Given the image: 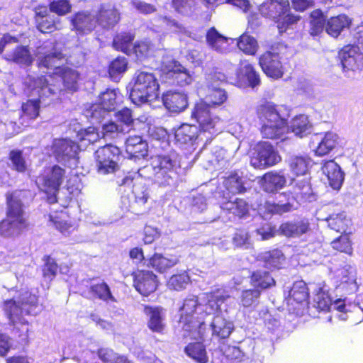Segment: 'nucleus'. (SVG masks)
<instances>
[{
    "label": "nucleus",
    "mask_w": 363,
    "mask_h": 363,
    "mask_svg": "<svg viewBox=\"0 0 363 363\" xmlns=\"http://www.w3.org/2000/svg\"><path fill=\"white\" fill-rule=\"evenodd\" d=\"M39 68L48 69L47 75L40 77H30L29 86H33L40 96H51L62 90L61 84L65 89L76 91L78 88L79 73L71 68L62 67L64 55L57 52L52 43L38 48L36 54Z\"/></svg>",
    "instance_id": "nucleus-1"
},
{
    "label": "nucleus",
    "mask_w": 363,
    "mask_h": 363,
    "mask_svg": "<svg viewBox=\"0 0 363 363\" xmlns=\"http://www.w3.org/2000/svg\"><path fill=\"white\" fill-rule=\"evenodd\" d=\"M203 307L206 315H213L210 323L211 335L218 340L228 338L234 330L233 322L225 317L235 309L236 301L223 288H216L203 294Z\"/></svg>",
    "instance_id": "nucleus-2"
},
{
    "label": "nucleus",
    "mask_w": 363,
    "mask_h": 363,
    "mask_svg": "<svg viewBox=\"0 0 363 363\" xmlns=\"http://www.w3.org/2000/svg\"><path fill=\"white\" fill-rule=\"evenodd\" d=\"M5 315L14 329L20 332L22 339L28 337L29 325L25 315H35L41 311L38 297L27 289H21L13 298L4 301L3 306Z\"/></svg>",
    "instance_id": "nucleus-3"
},
{
    "label": "nucleus",
    "mask_w": 363,
    "mask_h": 363,
    "mask_svg": "<svg viewBox=\"0 0 363 363\" xmlns=\"http://www.w3.org/2000/svg\"><path fill=\"white\" fill-rule=\"evenodd\" d=\"M228 99L225 89L216 86H209L205 101L197 103L191 113V118L200 125L201 130L209 131L211 135L221 132L223 123L220 118L210 112L209 106H218Z\"/></svg>",
    "instance_id": "nucleus-4"
},
{
    "label": "nucleus",
    "mask_w": 363,
    "mask_h": 363,
    "mask_svg": "<svg viewBox=\"0 0 363 363\" xmlns=\"http://www.w3.org/2000/svg\"><path fill=\"white\" fill-rule=\"evenodd\" d=\"M201 295V303L199 304L195 296H189L179 308V324L184 330L183 336L191 339H204L206 323L203 321L205 308L203 305V294Z\"/></svg>",
    "instance_id": "nucleus-5"
},
{
    "label": "nucleus",
    "mask_w": 363,
    "mask_h": 363,
    "mask_svg": "<svg viewBox=\"0 0 363 363\" xmlns=\"http://www.w3.org/2000/svg\"><path fill=\"white\" fill-rule=\"evenodd\" d=\"M24 191H16L7 198L6 218L0 223V235L5 238L19 235L28 226L21 197Z\"/></svg>",
    "instance_id": "nucleus-6"
},
{
    "label": "nucleus",
    "mask_w": 363,
    "mask_h": 363,
    "mask_svg": "<svg viewBox=\"0 0 363 363\" xmlns=\"http://www.w3.org/2000/svg\"><path fill=\"white\" fill-rule=\"evenodd\" d=\"M32 77L28 76L25 80V85L27 86L28 91L30 92L31 96L38 95V99H29L22 105V111H13L9 113L10 120H6L5 125L8 131V135H11L16 133H18L21 131L22 126H28L30 121L35 119L39 115L40 104L45 98H49L50 96H40L37 89H40V87L35 90L33 86H29V78Z\"/></svg>",
    "instance_id": "nucleus-7"
},
{
    "label": "nucleus",
    "mask_w": 363,
    "mask_h": 363,
    "mask_svg": "<svg viewBox=\"0 0 363 363\" xmlns=\"http://www.w3.org/2000/svg\"><path fill=\"white\" fill-rule=\"evenodd\" d=\"M257 114L262 123L261 133L264 138L269 139L284 140V135L288 132L286 118L281 113L277 106L267 102L258 108Z\"/></svg>",
    "instance_id": "nucleus-8"
},
{
    "label": "nucleus",
    "mask_w": 363,
    "mask_h": 363,
    "mask_svg": "<svg viewBox=\"0 0 363 363\" xmlns=\"http://www.w3.org/2000/svg\"><path fill=\"white\" fill-rule=\"evenodd\" d=\"M133 86L130 93L132 102L140 106L150 103L159 96V84L152 72L138 70L133 79Z\"/></svg>",
    "instance_id": "nucleus-9"
},
{
    "label": "nucleus",
    "mask_w": 363,
    "mask_h": 363,
    "mask_svg": "<svg viewBox=\"0 0 363 363\" xmlns=\"http://www.w3.org/2000/svg\"><path fill=\"white\" fill-rule=\"evenodd\" d=\"M289 10L288 0H267L262 3L259 11L262 16L272 18L278 23L280 33L286 30L287 27L298 21V17L287 13Z\"/></svg>",
    "instance_id": "nucleus-10"
},
{
    "label": "nucleus",
    "mask_w": 363,
    "mask_h": 363,
    "mask_svg": "<svg viewBox=\"0 0 363 363\" xmlns=\"http://www.w3.org/2000/svg\"><path fill=\"white\" fill-rule=\"evenodd\" d=\"M94 155L96 168L99 174H113L119 169L121 150L118 147L106 145L99 147Z\"/></svg>",
    "instance_id": "nucleus-11"
},
{
    "label": "nucleus",
    "mask_w": 363,
    "mask_h": 363,
    "mask_svg": "<svg viewBox=\"0 0 363 363\" xmlns=\"http://www.w3.org/2000/svg\"><path fill=\"white\" fill-rule=\"evenodd\" d=\"M342 70L347 78H354L363 69V53L358 47L348 45L339 52Z\"/></svg>",
    "instance_id": "nucleus-12"
},
{
    "label": "nucleus",
    "mask_w": 363,
    "mask_h": 363,
    "mask_svg": "<svg viewBox=\"0 0 363 363\" xmlns=\"http://www.w3.org/2000/svg\"><path fill=\"white\" fill-rule=\"evenodd\" d=\"M52 155L55 160L69 167L77 165L78 145L71 140L58 138L54 139L50 147Z\"/></svg>",
    "instance_id": "nucleus-13"
},
{
    "label": "nucleus",
    "mask_w": 363,
    "mask_h": 363,
    "mask_svg": "<svg viewBox=\"0 0 363 363\" xmlns=\"http://www.w3.org/2000/svg\"><path fill=\"white\" fill-rule=\"evenodd\" d=\"M163 80L171 84L186 86L193 80L190 72L174 60H165L161 67Z\"/></svg>",
    "instance_id": "nucleus-14"
},
{
    "label": "nucleus",
    "mask_w": 363,
    "mask_h": 363,
    "mask_svg": "<svg viewBox=\"0 0 363 363\" xmlns=\"http://www.w3.org/2000/svg\"><path fill=\"white\" fill-rule=\"evenodd\" d=\"M281 161L278 152L268 142L259 143L251 158L250 163L255 168L262 169L273 166Z\"/></svg>",
    "instance_id": "nucleus-15"
},
{
    "label": "nucleus",
    "mask_w": 363,
    "mask_h": 363,
    "mask_svg": "<svg viewBox=\"0 0 363 363\" xmlns=\"http://www.w3.org/2000/svg\"><path fill=\"white\" fill-rule=\"evenodd\" d=\"M152 29L160 32L167 30L178 35H187L194 40H199L202 36H197L187 30L181 23L176 19L166 15L157 14L151 19Z\"/></svg>",
    "instance_id": "nucleus-16"
},
{
    "label": "nucleus",
    "mask_w": 363,
    "mask_h": 363,
    "mask_svg": "<svg viewBox=\"0 0 363 363\" xmlns=\"http://www.w3.org/2000/svg\"><path fill=\"white\" fill-rule=\"evenodd\" d=\"M286 49V47L281 44L279 45V52L273 48L272 51L266 52L260 56L259 63L267 76L273 79H279L283 76V65L280 55L281 50Z\"/></svg>",
    "instance_id": "nucleus-17"
},
{
    "label": "nucleus",
    "mask_w": 363,
    "mask_h": 363,
    "mask_svg": "<svg viewBox=\"0 0 363 363\" xmlns=\"http://www.w3.org/2000/svg\"><path fill=\"white\" fill-rule=\"evenodd\" d=\"M72 30L78 35H87L98 25V14L96 11H82L76 13L69 18Z\"/></svg>",
    "instance_id": "nucleus-18"
},
{
    "label": "nucleus",
    "mask_w": 363,
    "mask_h": 363,
    "mask_svg": "<svg viewBox=\"0 0 363 363\" xmlns=\"http://www.w3.org/2000/svg\"><path fill=\"white\" fill-rule=\"evenodd\" d=\"M65 171L57 165L47 168L44 172L38 177L36 183L38 187L43 191L56 192L62 184Z\"/></svg>",
    "instance_id": "nucleus-19"
},
{
    "label": "nucleus",
    "mask_w": 363,
    "mask_h": 363,
    "mask_svg": "<svg viewBox=\"0 0 363 363\" xmlns=\"http://www.w3.org/2000/svg\"><path fill=\"white\" fill-rule=\"evenodd\" d=\"M154 165L157 168V174L159 175L163 184H169V179L174 174V169L179 167V161L176 154L168 155H157L152 158Z\"/></svg>",
    "instance_id": "nucleus-20"
},
{
    "label": "nucleus",
    "mask_w": 363,
    "mask_h": 363,
    "mask_svg": "<svg viewBox=\"0 0 363 363\" xmlns=\"http://www.w3.org/2000/svg\"><path fill=\"white\" fill-rule=\"evenodd\" d=\"M200 133H198V128L196 125L189 124H182L179 127L174 133V138L180 145L193 144L194 141L198 140H203V136L206 138V140L212 138L214 135H211L209 131L201 130V126Z\"/></svg>",
    "instance_id": "nucleus-21"
},
{
    "label": "nucleus",
    "mask_w": 363,
    "mask_h": 363,
    "mask_svg": "<svg viewBox=\"0 0 363 363\" xmlns=\"http://www.w3.org/2000/svg\"><path fill=\"white\" fill-rule=\"evenodd\" d=\"M35 21L37 28L42 33H51L62 28L60 18L50 15L45 6L35 9Z\"/></svg>",
    "instance_id": "nucleus-22"
},
{
    "label": "nucleus",
    "mask_w": 363,
    "mask_h": 363,
    "mask_svg": "<svg viewBox=\"0 0 363 363\" xmlns=\"http://www.w3.org/2000/svg\"><path fill=\"white\" fill-rule=\"evenodd\" d=\"M156 276L150 271H138L134 274V286L143 296H148L157 289Z\"/></svg>",
    "instance_id": "nucleus-23"
},
{
    "label": "nucleus",
    "mask_w": 363,
    "mask_h": 363,
    "mask_svg": "<svg viewBox=\"0 0 363 363\" xmlns=\"http://www.w3.org/2000/svg\"><path fill=\"white\" fill-rule=\"evenodd\" d=\"M323 174L327 177L328 184L334 190H339L343 183L345 174L334 160L325 161L321 167Z\"/></svg>",
    "instance_id": "nucleus-24"
},
{
    "label": "nucleus",
    "mask_w": 363,
    "mask_h": 363,
    "mask_svg": "<svg viewBox=\"0 0 363 363\" xmlns=\"http://www.w3.org/2000/svg\"><path fill=\"white\" fill-rule=\"evenodd\" d=\"M162 102L165 108L173 113H180L188 106L186 94L180 91H167L162 96Z\"/></svg>",
    "instance_id": "nucleus-25"
},
{
    "label": "nucleus",
    "mask_w": 363,
    "mask_h": 363,
    "mask_svg": "<svg viewBox=\"0 0 363 363\" xmlns=\"http://www.w3.org/2000/svg\"><path fill=\"white\" fill-rule=\"evenodd\" d=\"M208 46L215 52L224 54L230 51V43L233 39L228 38L220 34L214 27L208 30L206 34Z\"/></svg>",
    "instance_id": "nucleus-26"
},
{
    "label": "nucleus",
    "mask_w": 363,
    "mask_h": 363,
    "mask_svg": "<svg viewBox=\"0 0 363 363\" xmlns=\"http://www.w3.org/2000/svg\"><path fill=\"white\" fill-rule=\"evenodd\" d=\"M154 179L155 182L163 184L157 174L156 166L154 165V161L152 159L150 164H146L140 168L137 172H133L125 176L122 180L123 185H130L134 181L140 182L141 179Z\"/></svg>",
    "instance_id": "nucleus-27"
},
{
    "label": "nucleus",
    "mask_w": 363,
    "mask_h": 363,
    "mask_svg": "<svg viewBox=\"0 0 363 363\" xmlns=\"http://www.w3.org/2000/svg\"><path fill=\"white\" fill-rule=\"evenodd\" d=\"M318 143L315 150V154L323 156L328 154L337 145L338 135L333 132H327L324 135L315 134L313 139V143Z\"/></svg>",
    "instance_id": "nucleus-28"
},
{
    "label": "nucleus",
    "mask_w": 363,
    "mask_h": 363,
    "mask_svg": "<svg viewBox=\"0 0 363 363\" xmlns=\"http://www.w3.org/2000/svg\"><path fill=\"white\" fill-rule=\"evenodd\" d=\"M328 226L342 234H351L352 220L345 212L333 213L325 218Z\"/></svg>",
    "instance_id": "nucleus-29"
},
{
    "label": "nucleus",
    "mask_w": 363,
    "mask_h": 363,
    "mask_svg": "<svg viewBox=\"0 0 363 363\" xmlns=\"http://www.w3.org/2000/svg\"><path fill=\"white\" fill-rule=\"evenodd\" d=\"M125 152L130 158H141L147 154V144L140 135H130L125 140Z\"/></svg>",
    "instance_id": "nucleus-30"
},
{
    "label": "nucleus",
    "mask_w": 363,
    "mask_h": 363,
    "mask_svg": "<svg viewBox=\"0 0 363 363\" xmlns=\"http://www.w3.org/2000/svg\"><path fill=\"white\" fill-rule=\"evenodd\" d=\"M334 274L336 282L340 283L338 286L349 288L350 291L357 289L354 269L351 265L345 264L342 267L334 269Z\"/></svg>",
    "instance_id": "nucleus-31"
},
{
    "label": "nucleus",
    "mask_w": 363,
    "mask_h": 363,
    "mask_svg": "<svg viewBox=\"0 0 363 363\" xmlns=\"http://www.w3.org/2000/svg\"><path fill=\"white\" fill-rule=\"evenodd\" d=\"M310 230V223L308 219L302 218L283 223L280 230L286 237L298 238L306 234Z\"/></svg>",
    "instance_id": "nucleus-32"
},
{
    "label": "nucleus",
    "mask_w": 363,
    "mask_h": 363,
    "mask_svg": "<svg viewBox=\"0 0 363 363\" xmlns=\"http://www.w3.org/2000/svg\"><path fill=\"white\" fill-rule=\"evenodd\" d=\"M237 83L239 84H247L254 88L260 83L259 74L254 67L247 61L242 62L237 74Z\"/></svg>",
    "instance_id": "nucleus-33"
},
{
    "label": "nucleus",
    "mask_w": 363,
    "mask_h": 363,
    "mask_svg": "<svg viewBox=\"0 0 363 363\" xmlns=\"http://www.w3.org/2000/svg\"><path fill=\"white\" fill-rule=\"evenodd\" d=\"M145 313L148 316V328L153 332L162 333L165 327V313L159 307L145 308Z\"/></svg>",
    "instance_id": "nucleus-34"
},
{
    "label": "nucleus",
    "mask_w": 363,
    "mask_h": 363,
    "mask_svg": "<svg viewBox=\"0 0 363 363\" xmlns=\"http://www.w3.org/2000/svg\"><path fill=\"white\" fill-rule=\"evenodd\" d=\"M96 13L98 14V25L104 28L113 27L120 20V13L111 6L102 5Z\"/></svg>",
    "instance_id": "nucleus-35"
},
{
    "label": "nucleus",
    "mask_w": 363,
    "mask_h": 363,
    "mask_svg": "<svg viewBox=\"0 0 363 363\" xmlns=\"http://www.w3.org/2000/svg\"><path fill=\"white\" fill-rule=\"evenodd\" d=\"M286 183L284 174L276 172L266 173L262 179V186L266 192L273 193L283 188Z\"/></svg>",
    "instance_id": "nucleus-36"
},
{
    "label": "nucleus",
    "mask_w": 363,
    "mask_h": 363,
    "mask_svg": "<svg viewBox=\"0 0 363 363\" xmlns=\"http://www.w3.org/2000/svg\"><path fill=\"white\" fill-rule=\"evenodd\" d=\"M313 304L315 308L320 311H330L333 307L335 309L342 311L345 305L341 303L340 300H336L332 303V300L328 292L323 289H319L313 298Z\"/></svg>",
    "instance_id": "nucleus-37"
},
{
    "label": "nucleus",
    "mask_w": 363,
    "mask_h": 363,
    "mask_svg": "<svg viewBox=\"0 0 363 363\" xmlns=\"http://www.w3.org/2000/svg\"><path fill=\"white\" fill-rule=\"evenodd\" d=\"M294 182V184L292 186L291 194L294 199L298 201H311L313 200V191L307 178L296 179Z\"/></svg>",
    "instance_id": "nucleus-38"
},
{
    "label": "nucleus",
    "mask_w": 363,
    "mask_h": 363,
    "mask_svg": "<svg viewBox=\"0 0 363 363\" xmlns=\"http://www.w3.org/2000/svg\"><path fill=\"white\" fill-rule=\"evenodd\" d=\"M351 24V19L346 15L342 14L331 17L328 20L325 30L328 35L337 38L341 32Z\"/></svg>",
    "instance_id": "nucleus-39"
},
{
    "label": "nucleus",
    "mask_w": 363,
    "mask_h": 363,
    "mask_svg": "<svg viewBox=\"0 0 363 363\" xmlns=\"http://www.w3.org/2000/svg\"><path fill=\"white\" fill-rule=\"evenodd\" d=\"M5 58L21 66H29L33 62V57L27 46H17L13 51L5 53Z\"/></svg>",
    "instance_id": "nucleus-40"
},
{
    "label": "nucleus",
    "mask_w": 363,
    "mask_h": 363,
    "mask_svg": "<svg viewBox=\"0 0 363 363\" xmlns=\"http://www.w3.org/2000/svg\"><path fill=\"white\" fill-rule=\"evenodd\" d=\"M220 208L239 218L244 217L249 211L248 203L244 199L239 198L222 202Z\"/></svg>",
    "instance_id": "nucleus-41"
},
{
    "label": "nucleus",
    "mask_w": 363,
    "mask_h": 363,
    "mask_svg": "<svg viewBox=\"0 0 363 363\" xmlns=\"http://www.w3.org/2000/svg\"><path fill=\"white\" fill-rule=\"evenodd\" d=\"M289 128L295 135L303 138L311 133L312 125L307 116L298 115L291 120Z\"/></svg>",
    "instance_id": "nucleus-42"
},
{
    "label": "nucleus",
    "mask_w": 363,
    "mask_h": 363,
    "mask_svg": "<svg viewBox=\"0 0 363 363\" xmlns=\"http://www.w3.org/2000/svg\"><path fill=\"white\" fill-rule=\"evenodd\" d=\"M179 262L176 256L164 257L161 254L155 253L150 259V264L159 272H164L174 267Z\"/></svg>",
    "instance_id": "nucleus-43"
},
{
    "label": "nucleus",
    "mask_w": 363,
    "mask_h": 363,
    "mask_svg": "<svg viewBox=\"0 0 363 363\" xmlns=\"http://www.w3.org/2000/svg\"><path fill=\"white\" fill-rule=\"evenodd\" d=\"M135 36L130 33L122 32L117 34L113 41V47L128 55H131L133 40Z\"/></svg>",
    "instance_id": "nucleus-44"
},
{
    "label": "nucleus",
    "mask_w": 363,
    "mask_h": 363,
    "mask_svg": "<svg viewBox=\"0 0 363 363\" xmlns=\"http://www.w3.org/2000/svg\"><path fill=\"white\" fill-rule=\"evenodd\" d=\"M184 351L189 357L198 363H206L208 360L205 347L199 342L189 343Z\"/></svg>",
    "instance_id": "nucleus-45"
},
{
    "label": "nucleus",
    "mask_w": 363,
    "mask_h": 363,
    "mask_svg": "<svg viewBox=\"0 0 363 363\" xmlns=\"http://www.w3.org/2000/svg\"><path fill=\"white\" fill-rule=\"evenodd\" d=\"M289 163L291 172L296 175H305L311 166V160L307 156H293Z\"/></svg>",
    "instance_id": "nucleus-46"
},
{
    "label": "nucleus",
    "mask_w": 363,
    "mask_h": 363,
    "mask_svg": "<svg viewBox=\"0 0 363 363\" xmlns=\"http://www.w3.org/2000/svg\"><path fill=\"white\" fill-rule=\"evenodd\" d=\"M291 209V205L289 202L279 204L267 201L264 204L260 203L258 205L259 213L263 214L265 217H267L268 214H281L290 211Z\"/></svg>",
    "instance_id": "nucleus-47"
},
{
    "label": "nucleus",
    "mask_w": 363,
    "mask_h": 363,
    "mask_svg": "<svg viewBox=\"0 0 363 363\" xmlns=\"http://www.w3.org/2000/svg\"><path fill=\"white\" fill-rule=\"evenodd\" d=\"M65 218V213L60 212L55 216L50 215V221L63 235H69L76 230V227L70 221L67 220Z\"/></svg>",
    "instance_id": "nucleus-48"
},
{
    "label": "nucleus",
    "mask_w": 363,
    "mask_h": 363,
    "mask_svg": "<svg viewBox=\"0 0 363 363\" xmlns=\"http://www.w3.org/2000/svg\"><path fill=\"white\" fill-rule=\"evenodd\" d=\"M121 96L116 89H107L99 96V104L109 112L116 108Z\"/></svg>",
    "instance_id": "nucleus-49"
},
{
    "label": "nucleus",
    "mask_w": 363,
    "mask_h": 363,
    "mask_svg": "<svg viewBox=\"0 0 363 363\" xmlns=\"http://www.w3.org/2000/svg\"><path fill=\"white\" fill-rule=\"evenodd\" d=\"M267 268H278L284 260V255L279 250L264 252L259 255Z\"/></svg>",
    "instance_id": "nucleus-50"
},
{
    "label": "nucleus",
    "mask_w": 363,
    "mask_h": 363,
    "mask_svg": "<svg viewBox=\"0 0 363 363\" xmlns=\"http://www.w3.org/2000/svg\"><path fill=\"white\" fill-rule=\"evenodd\" d=\"M238 48L247 55H255L258 50L257 40L247 33H243L237 41Z\"/></svg>",
    "instance_id": "nucleus-51"
},
{
    "label": "nucleus",
    "mask_w": 363,
    "mask_h": 363,
    "mask_svg": "<svg viewBox=\"0 0 363 363\" xmlns=\"http://www.w3.org/2000/svg\"><path fill=\"white\" fill-rule=\"evenodd\" d=\"M108 112V110L99 103L92 104L85 111L84 114L91 123L96 125L100 123L106 118Z\"/></svg>",
    "instance_id": "nucleus-52"
},
{
    "label": "nucleus",
    "mask_w": 363,
    "mask_h": 363,
    "mask_svg": "<svg viewBox=\"0 0 363 363\" xmlns=\"http://www.w3.org/2000/svg\"><path fill=\"white\" fill-rule=\"evenodd\" d=\"M310 26V34L311 35H318L323 30L326 26L325 18L320 10L316 9L311 13Z\"/></svg>",
    "instance_id": "nucleus-53"
},
{
    "label": "nucleus",
    "mask_w": 363,
    "mask_h": 363,
    "mask_svg": "<svg viewBox=\"0 0 363 363\" xmlns=\"http://www.w3.org/2000/svg\"><path fill=\"white\" fill-rule=\"evenodd\" d=\"M289 301L292 299L297 303L306 301L308 297L306 284L302 280L296 281L289 291Z\"/></svg>",
    "instance_id": "nucleus-54"
},
{
    "label": "nucleus",
    "mask_w": 363,
    "mask_h": 363,
    "mask_svg": "<svg viewBox=\"0 0 363 363\" xmlns=\"http://www.w3.org/2000/svg\"><path fill=\"white\" fill-rule=\"evenodd\" d=\"M127 69V60L123 57H119L111 62L108 73L113 80L118 81L120 77L126 72Z\"/></svg>",
    "instance_id": "nucleus-55"
},
{
    "label": "nucleus",
    "mask_w": 363,
    "mask_h": 363,
    "mask_svg": "<svg viewBox=\"0 0 363 363\" xmlns=\"http://www.w3.org/2000/svg\"><path fill=\"white\" fill-rule=\"evenodd\" d=\"M252 283L256 288L267 289L274 285V279L266 271L258 270L252 275Z\"/></svg>",
    "instance_id": "nucleus-56"
},
{
    "label": "nucleus",
    "mask_w": 363,
    "mask_h": 363,
    "mask_svg": "<svg viewBox=\"0 0 363 363\" xmlns=\"http://www.w3.org/2000/svg\"><path fill=\"white\" fill-rule=\"evenodd\" d=\"M154 47L150 41L136 43L132 48L131 55H135L138 60H143L148 57L153 52Z\"/></svg>",
    "instance_id": "nucleus-57"
},
{
    "label": "nucleus",
    "mask_w": 363,
    "mask_h": 363,
    "mask_svg": "<svg viewBox=\"0 0 363 363\" xmlns=\"http://www.w3.org/2000/svg\"><path fill=\"white\" fill-rule=\"evenodd\" d=\"M190 282V277L186 272L174 274L170 277L167 282V286L170 289L181 291L186 289Z\"/></svg>",
    "instance_id": "nucleus-58"
},
{
    "label": "nucleus",
    "mask_w": 363,
    "mask_h": 363,
    "mask_svg": "<svg viewBox=\"0 0 363 363\" xmlns=\"http://www.w3.org/2000/svg\"><path fill=\"white\" fill-rule=\"evenodd\" d=\"M9 160L12 168L18 172H24L28 167V163L23 155V152L18 150H13L9 153Z\"/></svg>",
    "instance_id": "nucleus-59"
},
{
    "label": "nucleus",
    "mask_w": 363,
    "mask_h": 363,
    "mask_svg": "<svg viewBox=\"0 0 363 363\" xmlns=\"http://www.w3.org/2000/svg\"><path fill=\"white\" fill-rule=\"evenodd\" d=\"M223 185L225 189L232 194L241 193L244 191L243 183L238 174H230L225 179Z\"/></svg>",
    "instance_id": "nucleus-60"
},
{
    "label": "nucleus",
    "mask_w": 363,
    "mask_h": 363,
    "mask_svg": "<svg viewBox=\"0 0 363 363\" xmlns=\"http://www.w3.org/2000/svg\"><path fill=\"white\" fill-rule=\"evenodd\" d=\"M132 184H133V194L135 196V203L139 206L144 205L149 198V192L147 188L140 182L134 181Z\"/></svg>",
    "instance_id": "nucleus-61"
},
{
    "label": "nucleus",
    "mask_w": 363,
    "mask_h": 363,
    "mask_svg": "<svg viewBox=\"0 0 363 363\" xmlns=\"http://www.w3.org/2000/svg\"><path fill=\"white\" fill-rule=\"evenodd\" d=\"M349 234H344L331 242V246L334 250L347 255H352V242L348 236Z\"/></svg>",
    "instance_id": "nucleus-62"
},
{
    "label": "nucleus",
    "mask_w": 363,
    "mask_h": 363,
    "mask_svg": "<svg viewBox=\"0 0 363 363\" xmlns=\"http://www.w3.org/2000/svg\"><path fill=\"white\" fill-rule=\"evenodd\" d=\"M128 133V130H125L121 124L110 122L104 124L102 126L101 133L103 137L106 138H114L117 137L119 133Z\"/></svg>",
    "instance_id": "nucleus-63"
},
{
    "label": "nucleus",
    "mask_w": 363,
    "mask_h": 363,
    "mask_svg": "<svg viewBox=\"0 0 363 363\" xmlns=\"http://www.w3.org/2000/svg\"><path fill=\"white\" fill-rule=\"evenodd\" d=\"M91 291L101 300L115 301L108 286L104 282L92 285Z\"/></svg>",
    "instance_id": "nucleus-64"
}]
</instances>
